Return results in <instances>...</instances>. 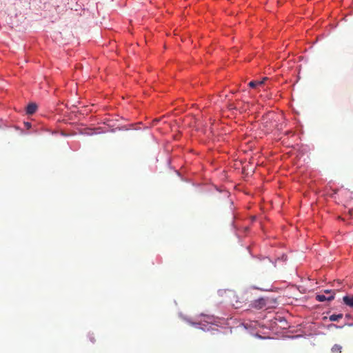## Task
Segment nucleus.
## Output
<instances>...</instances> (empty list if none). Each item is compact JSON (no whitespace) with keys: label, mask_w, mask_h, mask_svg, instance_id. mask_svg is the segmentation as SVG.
<instances>
[{"label":"nucleus","mask_w":353,"mask_h":353,"mask_svg":"<svg viewBox=\"0 0 353 353\" xmlns=\"http://www.w3.org/2000/svg\"><path fill=\"white\" fill-rule=\"evenodd\" d=\"M230 109L236 108V106H234L232 104H230Z\"/></svg>","instance_id":"11"},{"label":"nucleus","mask_w":353,"mask_h":353,"mask_svg":"<svg viewBox=\"0 0 353 353\" xmlns=\"http://www.w3.org/2000/svg\"><path fill=\"white\" fill-rule=\"evenodd\" d=\"M90 341H91L92 342H94V338L90 337Z\"/></svg>","instance_id":"12"},{"label":"nucleus","mask_w":353,"mask_h":353,"mask_svg":"<svg viewBox=\"0 0 353 353\" xmlns=\"http://www.w3.org/2000/svg\"><path fill=\"white\" fill-rule=\"evenodd\" d=\"M343 300L346 305L353 307V295L345 296Z\"/></svg>","instance_id":"3"},{"label":"nucleus","mask_w":353,"mask_h":353,"mask_svg":"<svg viewBox=\"0 0 353 353\" xmlns=\"http://www.w3.org/2000/svg\"><path fill=\"white\" fill-rule=\"evenodd\" d=\"M342 350V347L340 345H334L332 347V353H341Z\"/></svg>","instance_id":"7"},{"label":"nucleus","mask_w":353,"mask_h":353,"mask_svg":"<svg viewBox=\"0 0 353 353\" xmlns=\"http://www.w3.org/2000/svg\"><path fill=\"white\" fill-rule=\"evenodd\" d=\"M266 304V301L264 299H259L254 301V306L257 309H261Z\"/></svg>","instance_id":"4"},{"label":"nucleus","mask_w":353,"mask_h":353,"mask_svg":"<svg viewBox=\"0 0 353 353\" xmlns=\"http://www.w3.org/2000/svg\"><path fill=\"white\" fill-rule=\"evenodd\" d=\"M25 125L28 128H30L31 126V124L30 123H26Z\"/></svg>","instance_id":"10"},{"label":"nucleus","mask_w":353,"mask_h":353,"mask_svg":"<svg viewBox=\"0 0 353 353\" xmlns=\"http://www.w3.org/2000/svg\"><path fill=\"white\" fill-rule=\"evenodd\" d=\"M334 299V295L333 294H331V295H329V296H325V294H316V300L319 301V302H323V301H332Z\"/></svg>","instance_id":"2"},{"label":"nucleus","mask_w":353,"mask_h":353,"mask_svg":"<svg viewBox=\"0 0 353 353\" xmlns=\"http://www.w3.org/2000/svg\"><path fill=\"white\" fill-rule=\"evenodd\" d=\"M208 319H209V323H213L214 318L213 317H208Z\"/></svg>","instance_id":"9"},{"label":"nucleus","mask_w":353,"mask_h":353,"mask_svg":"<svg viewBox=\"0 0 353 353\" xmlns=\"http://www.w3.org/2000/svg\"><path fill=\"white\" fill-rule=\"evenodd\" d=\"M345 193V194H347V193H349V191H347V190H346Z\"/></svg>","instance_id":"13"},{"label":"nucleus","mask_w":353,"mask_h":353,"mask_svg":"<svg viewBox=\"0 0 353 353\" xmlns=\"http://www.w3.org/2000/svg\"><path fill=\"white\" fill-rule=\"evenodd\" d=\"M37 109V105L35 103H30L26 108V112L28 114H34Z\"/></svg>","instance_id":"5"},{"label":"nucleus","mask_w":353,"mask_h":353,"mask_svg":"<svg viewBox=\"0 0 353 353\" xmlns=\"http://www.w3.org/2000/svg\"><path fill=\"white\" fill-rule=\"evenodd\" d=\"M268 79V77H264V78H263L262 80L252 81L249 83L248 85L252 88H257L263 85Z\"/></svg>","instance_id":"1"},{"label":"nucleus","mask_w":353,"mask_h":353,"mask_svg":"<svg viewBox=\"0 0 353 353\" xmlns=\"http://www.w3.org/2000/svg\"><path fill=\"white\" fill-rule=\"evenodd\" d=\"M342 318H343L342 314H332L329 317L330 321H338L339 319H341Z\"/></svg>","instance_id":"6"},{"label":"nucleus","mask_w":353,"mask_h":353,"mask_svg":"<svg viewBox=\"0 0 353 353\" xmlns=\"http://www.w3.org/2000/svg\"><path fill=\"white\" fill-rule=\"evenodd\" d=\"M323 292L326 294L331 295L333 294L334 296H335V291L332 290H325Z\"/></svg>","instance_id":"8"}]
</instances>
